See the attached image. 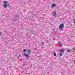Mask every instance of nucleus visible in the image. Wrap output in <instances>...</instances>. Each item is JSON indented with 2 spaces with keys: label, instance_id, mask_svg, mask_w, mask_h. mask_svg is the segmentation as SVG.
I'll list each match as a JSON object with an SVG mask.
<instances>
[{
  "label": "nucleus",
  "instance_id": "f257e3e1",
  "mask_svg": "<svg viewBox=\"0 0 75 75\" xmlns=\"http://www.w3.org/2000/svg\"><path fill=\"white\" fill-rule=\"evenodd\" d=\"M3 2L4 4L3 6L4 8H7L8 6H10V4H8L7 1H3Z\"/></svg>",
  "mask_w": 75,
  "mask_h": 75
},
{
  "label": "nucleus",
  "instance_id": "f03ea898",
  "mask_svg": "<svg viewBox=\"0 0 75 75\" xmlns=\"http://www.w3.org/2000/svg\"><path fill=\"white\" fill-rule=\"evenodd\" d=\"M64 27V23H61L59 26V28L61 30H62L63 29Z\"/></svg>",
  "mask_w": 75,
  "mask_h": 75
},
{
  "label": "nucleus",
  "instance_id": "7ed1b4c3",
  "mask_svg": "<svg viewBox=\"0 0 75 75\" xmlns=\"http://www.w3.org/2000/svg\"><path fill=\"white\" fill-rule=\"evenodd\" d=\"M24 55L25 58H26L27 59H29V58H30V56H29V55L26 54V53H25L24 54Z\"/></svg>",
  "mask_w": 75,
  "mask_h": 75
},
{
  "label": "nucleus",
  "instance_id": "20e7f679",
  "mask_svg": "<svg viewBox=\"0 0 75 75\" xmlns=\"http://www.w3.org/2000/svg\"><path fill=\"white\" fill-rule=\"evenodd\" d=\"M65 50L64 49H60L59 50V52H64Z\"/></svg>",
  "mask_w": 75,
  "mask_h": 75
},
{
  "label": "nucleus",
  "instance_id": "39448f33",
  "mask_svg": "<svg viewBox=\"0 0 75 75\" xmlns=\"http://www.w3.org/2000/svg\"><path fill=\"white\" fill-rule=\"evenodd\" d=\"M52 15L53 17H56V16H57V13L53 12L52 13Z\"/></svg>",
  "mask_w": 75,
  "mask_h": 75
},
{
  "label": "nucleus",
  "instance_id": "423d86ee",
  "mask_svg": "<svg viewBox=\"0 0 75 75\" xmlns=\"http://www.w3.org/2000/svg\"><path fill=\"white\" fill-rule=\"evenodd\" d=\"M56 4H52L51 6L52 7H55L56 6Z\"/></svg>",
  "mask_w": 75,
  "mask_h": 75
},
{
  "label": "nucleus",
  "instance_id": "0eeeda50",
  "mask_svg": "<svg viewBox=\"0 0 75 75\" xmlns=\"http://www.w3.org/2000/svg\"><path fill=\"white\" fill-rule=\"evenodd\" d=\"M27 53L28 54H30L31 53V51H30V50H28L27 51Z\"/></svg>",
  "mask_w": 75,
  "mask_h": 75
},
{
  "label": "nucleus",
  "instance_id": "6e6552de",
  "mask_svg": "<svg viewBox=\"0 0 75 75\" xmlns=\"http://www.w3.org/2000/svg\"><path fill=\"white\" fill-rule=\"evenodd\" d=\"M54 57H55L56 56V53L55 51H54Z\"/></svg>",
  "mask_w": 75,
  "mask_h": 75
},
{
  "label": "nucleus",
  "instance_id": "1a4fd4ad",
  "mask_svg": "<svg viewBox=\"0 0 75 75\" xmlns=\"http://www.w3.org/2000/svg\"><path fill=\"white\" fill-rule=\"evenodd\" d=\"M23 52H27V50L26 49H23Z\"/></svg>",
  "mask_w": 75,
  "mask_h": 75
},
{
  "label": "nucleus",
  "instance_id": "9d476101",
  "mask_svg": "<svg viewBox=\"0 0 75 75\" xmlns=\"http://www.w3.org/2000/svg\"><path fill=\"white\" fill-rule=\"evenodd\" d=\"M64 54V53H60L59 54V55H60V56H62V54Z\"/></svg>",
  "mask_w": 75,
  "mask_h": 75
},
{
  "label": "nucleus",
  "instance_id": "9b49d317",
  "mask_svg": "<svg viewBox=\"0 0 75 75\" xmlns=\"http://www.w3.org/2000/svg\"><path fill=\"white\" fill-rule=\"evenodd\" d=\"M67 52H71V50H69V49H67Z\"/></svg>",
  "mask_w": 75,
  "mask_h": 75
},
{
  "label": "nucleus",
  "instance_id": "f8f14e48",
  "mask_svg": "<svg viewBox=\"0 0 75 75\" xmlns=\"http://www.w3.org/2000/svg\"><path fill=\"white\" fill-rule=\"evenodd\" d=\"M18 17H19V16L18 15H16V18H19Z\"/></svg>",
  "mask_w": 75,
  "mask_h": 75
},
{
  "label": "nucleus",
  "instance_id": "ddd939ff",
  "mask_svg": "<svg viewBox=\"0 0 75 75\" xmlns=\"http://www.w3.org/2000/svg\"><path fill=\"white\" fill-rule=\"evenodd\" d=\"M73 21H74V24L75 23V18H74L73 20Z\"/></svg>",
  "mask_w": 75,
  "mask_h": 75
},
{
  "label": "nucleus",
  "instance_id": "4468645a",
  "mask_svg": "<svg viewBox=\"0 0 75 75\" xmlns=\"http://www.w3.org/2000/svg\"><path fill=\"white\" fill-rule=\"evenodd\" d=\"M73 50H74V51H75V47H74L72 48Z\"/></svg>",
  "mask_w": 75,
  "mask_h": 75
},
{
  "label": "nucleus",
  "instance_id": "2eb2a0df",
  "mask_svg": "<svg viewBox=\"0 0 75 75\" xmlns=\"http://www.w3.org/2000/svg\"><path fill=\"white\" fill-rule=\"evenodd\" d=\"M25 62H23V65L24 66H24H25Z\"/></svg>",
  "mask_w": 75,
  "mask_h": 75
},
{
  "label": "nucleus",
  "instance_id": "dca6fc26",
  "mask_svg": "<svg viewBox=\"0 0 75 75\" xmlns=\"http://www.w3.org/2000/svg\"><path fill=\"white\" fill-rule=\"evenodd\" d=\"M57 33H56V32L55 31H54V34H56Z\"/></svg>",
  "mask_w": 75,
  "mask_h": 75
},
{
  "label": "nucleus",
  "instance_id": "f3484780",
  "mask_svg": "<svg viewBox=\"0 0 75 75\" xmlns=\"http://www.w3.org/2000/svg\"><path fill=\"white\" fill-rule=\"evenodd\" d=\"M2 35V33H1L0 32V35Z\"/></svg>",
  "mask_w": 75,
  "mask_h": 75
},
{
  "label": "nucleus",
  "instance_id": "a211bd4d",
  "mask_svg": "<svg viewBox=\"0 0 75 75\" xmlns=\"http://www.w3.org/2000/svg\"><path fill=\"white\" fill-rule=\"evenodd\" d=\"M41 44H44V42H42Z\"/></svg>",
  "mask_w": 75,
  "mask_h": 75
},
{
  "label": "nucleus",
  "instance_id": "6ab92c4d",
  "mask_svg": "<svg viewBox=\"0 0 75 75\" xmlns=\"http://www.w3.org/2000/svg\"><path fill=\"white\" fill-rule=\"evenodd\" d=\"M59 44H61V42H59Z\"/></svg>",
  "mask_w": 75,
  "mask_h": 75
},
{
  "label": "nucleus",
  "instance_id": "aec40b11",
  "mask_svg": "<svg viewBox=\"0 0 75 75\" xmlns=\"http://www.w3.org/2000/svg\"><path fill=\"white\" fill-rule=\"evenodd\" d=\"M46 41H47V42H48V40H47Z\"/></svg>",
  "mask_w": 75,
  "mask_h": 75
},
{
  "label": "nucleus",
  "instance_id": "412c9836",
  "mask_svg": "<svg viewBox=\"0 0 75 75\" xmlns=\"http://www.w3.org/2000/svg\"><path fill=\"white\" fill-rule=\"evenodd\" d=\"M18 59H19V57H18Z\"/></svg>",
  "mask_w": 75,
  "mask_h": 75
},
{
  "label": "nucleus",
  "instance_id": "4be33fe9",
  "mask_svg": "<svg viewBox=\"0 0 75 75\" xmlns=\"http://www.w3.org/2000/svg\"><path fill=\"white\" fill-rule=\"evenodd\" d=\"M19 56H20V57H21V56L20 55V54H19Z\"/></svg>",
  "mask_w": 75,
  "mask_h": 75
},
{
  "label": "nucleus",
  "instance_id": "5701e85b",
  "mask_svg": "<svg viewBox=\"0 0 75 75\" xmlns=\"http://www.w3.org/2000/svg\"><path fill=\"white\" fill-rule=\"evenodd\" d=\"M74 14H75V12H74Z\"/></svg>",
  "mask_w": 75,
  "mask_h": 75
}]
</instances>
